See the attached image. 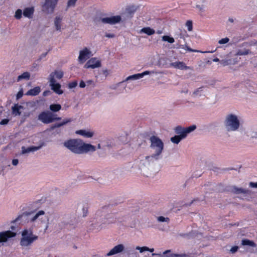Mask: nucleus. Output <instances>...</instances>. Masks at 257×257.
<instances>
[{
    "label": "nucleus",
    "instance_id": "ddd939ff",
    "mask_svg": "<svg viewBox=\"0 0 257 257\" xmlns=\"http://www.w3.org/2000/svg\"><path fill=\"white\" fill-rule=\"evenodd\" d=\"M101 66V61L99 59L96 57H93L90 59L85 64L84 67L85 68L94 69L99 68Z\"/></svg>",
    "mask_w": 257,
    "mask_h": 257
},
{
    "label": "nucleus",
    "instance_id": "5701e85b",
    "mask_svg": "<svg viewBox=\"0 0 257 257\" xmlns=\"http://www.w3.org/2000/svg\"><path fill=\"white\" fill-rule=\"evenodd\" d=\"M63 20V17L61 16H56L54 19V25L57 31H61V23Z\"/></svg>",
    "mask_w": 257,
    "mask_h": 257
},
{
    "label": "nucleus",
    "instance_id": "0e129e2a",
    "mask_svg": "<svg viewBox=\"0 0 257 257\" xmlns=\"http://www.w3.org/2000/svg\"><path fill=\"white\" fill-rule=\"evenodd\" d=\"M228 21L230 22V23H233V19L232 18H229L228 19Z\"/></svg>",
    "mask_w": 257,
    "mask_h": 257
},
{
    "label": "nucleus",
    "instance_id": "4c0bfd02",
    "mask_svg": "<svg viewBox=\"0 0 257 257\" xmlns=\"http://www.w3.org/2000/svg\"><path fill=\"white\" fill-rule=\"evenodd\" d=\"M167 257H187L188 255L185 253L182 254H171L170 255H167Z\"/></svg>",
    "mask_w": 257,
    "mask_h": 257
},
{
    "label": "nucleus",
    "instance_id": "3c124183",
    "mask_svg": "<svg viewBox=\"0 0 257 257\" xmlns=\"http://www.w3.org/2000/svg\"><path fill=\"white\" fill-rule=\"evenodd\" d=\"M9 120L8 119H4L0 122L1 125H5L8 123Z\"/></svg>",
    "mask_w": 257,
    "mask_h": 257
},
{
    "label": "nucleus",
    "instance_id": "f8f14e48",
    "mask_svg": "<svg viewBox=\"0 0 257 257\" xmlns=\"http://www.w3.org/2000/svg\"><path fill=\"white\" fill-rule=\"evenodd\" d=\"M121 21L120 16H113L108 17H105L100 19V21L103 24H108L109 25H115L120 23Z\"/></svg>",
    "mask_w": 257,
    "mask_h": 257
},
{
    "label": "nucleus",
    "instance_id": "423d86ee",
    "mask_svg": "<svg viewBox=\"0 0 257 257\" xmlns=\"http://www.w3.org/2000/svg\"><path fill=\"white\" fill-rule=\"evenodd\" d=\"M38 239V236L34 234L31 229H25L22 232L20 245L24 247L31 245Z\"/></svg>",
    "mask_w": 257,
    "mask_h": 257
},
{
    "label": "nucleus",
    "instance_id": "dca6fc26",
    "mask_svg": "<svg viewBox=\"0 0 257 257\" xmlns=\"http://www.w3.org/2000/svg\"><path fill=\"white\" fill-rule=\"evenodd\" d=\"M231 192L237 195H241L239 197L241 199H244L247 195L249 194L250 191L247 189H245L242 188H238L235 186L232 187Z\"/></svg>",
    "mask_w": 257,
    "mask_h": 257
},
{
    "label": "nucleus",
    "instance_id": "72a5a7b5",
    "mask_svg": "<svg viewBox=\"0 0 257 257\" xmlns=\"http://www.w3.org/2000/svg\"><path fill=\"white\" fill-rule=\"evenodd\" d=\"M23 12L22 10L18 9L15 12V18L18 20L21 19L22 17Z\"/></svg>",
    "mask_w": 257,
    "mask_h": 257
},
{
    "label": "nucleus",
    "instance_id": "680f3d73",
    "mask_svg": "<svg viewBox=\"0 0 257 257\" xmlns=\"http://www.w3.org/2000/svg\"><path fill=\"white\" fill-rule=\"evenodd\" d=\"M83 211H84V214H83V216H85V215H86V213H87V209H86V210H85V209H84V208H83Z\"/></svg>",
    "mask_w": 257,
    "mask_h": 257
},
{
    "label": "nucleus",
    "instance_id": "f704fd0d",
    "mask_svg": "<svg viewBox=\"0 0 257 257\" xmlns=\"http://www.w3.org/2000/svg\"><path fill=\"white\" fill-rule=\"evenodd\" d=\"M202 89H203V87H199V88H197L193 92L192 96L196 97L197 96H200L201 95V92L202 91Z\"/></svg>",
    "mask_w": 257,
    "mask_h": 257
},
{
    "label": "nucleus",
    "instance_id": "9d476101",
    "mask_svg": "<svg viewBox=\"0 0 257 257\" xmlns=\"http://www.w3.org/2000/svg\"><path fill=\"white\" fill-rule=\"evenodd\" d=\"M59 0H45L43 6V10L47 14H52L54 12Z\"/></svg>",
    "mask_w": 257,
    "mask_h": 257
},
{
    "label": "nucleus",
    "instance_id": "de8ad7c7",
    "mask_svg": "<svg viewBox=\"0 0 257 257\" xmlns=\"http://www.w3.org/2000/svg\"><path fill=\"white\" fill-rule=\"evenodd\" d=\"M23 90L21 89L20 90L18 93L17 94V99H19L20 98H21L23 96Z\"/></svg>",
    "mask_w": 257,
    "mask_h": 257
},
{
    "label": "nucleus",
    "instance_id": "79ce46f5",
    "mask_svg": "<svg viewBox=\"0 0 257 257\" xmlns=\"http://www.w3.org/2000/svg\"><path fill=\"white\" fill-rule=\"evenodd\" d=\"M136 249L137 250H139L140 252H143L144 251H147V250H148V247H147V246H143V247L137 246Z\"/></svg>",
    "mask_w": 257,
    "mask_h": 257
},
{
    "label": "nucleus",
    "instance_id": "412c9836",
    "mask_svg": "<svg viewBox=\"0 0 257 257\" xmlns=\"http://www.w3.org/2000/svg\"><path fill=\"white\" fill-rule=\"evenodd\" d=\"M24 107L19 104H15L12 107V113L14 116L20 115Z\"/></svg>",
    "mask_w": 257,
    "mask_h": 257
},
{
    "label": "nucleus",
    "instance_id": "6e6552de",
    "mask_svg": "<svg viewBox=\"0 0 257 257\" xmlns=\"http://www.w3.org/2000/svg\"><path fill=\"white\" fill-rule=\"evenodd\" d=\"M196 128V126L194 124L187 127L178 125L174 128V130L177 135H179L181 138L184 139L187 137L188 134L193 132Z\"/></svg>",
    "mask_w": 257,
    "mask_h": 257
},
{
    "label": "nucleus",
    "instance_id": "7c9ffc66",
    "mask_svg": "<svg viewBox=\"0 0 257 257\" xmlns=\"http://www.w3.org/2000/svg\"><path fill=\"white\" fill-rule=\"evenodd\" d=\"M61 108V106L59 104H53L50 105V109L53 112H57Z\"/></svg>",
    "mask_w": 257,
    "mask_h": 257
},
{
    "label": "nucleus",
    "instance_id": "f03ea898",
    "mask_svg": "<svg viewBox=\"0 0 257 257\" xmlns=\"http://www.w3.org/2000/svg\"><path fill=\"white\" fill-rule=\"evenodd\" d=\"M241 124V116L238 113L230 112L225 115L224 125L228 132L238 131Z\"/></svg>",
    "mask_w": 257,
    "mask_h": 257
},
{
    "label": "nucleus",
    "instance_id": "58836bf2",
    "mask_svg": "<svg viewBox=\"0 0 257 257\" xmlns=\"http://www.w3.org/2000/svg\"><path fill=\"white\" fill-rule=\"evenodd\" d=\"M186 26L187 28V30L189 31H191L192 30V22L191 21H187L186 23Z\"/></svg>",
    "mask_w": 257,
    "mask_h": 257
},
{
    "label": "nucleus",
    "instance_id": "c03bdc74",
    "mask_svg": "<svg viewBox=\"0 0 257 257\" xmlns=\"http://www.w3.org/2000/svg\"><path fill=\"white\" fill-rule=\"evenodd\" d=\"M77 85V82L76 81H73L68 84V87L70 89L75 88Z\"/></svg>",
    "mask_w": 257,
    "mask_h": 257
},
{
    "label": "nucleus",
    "instance_id": "09e8293b",
    "mask_svg": "<svg viewBox=\"0 0 257 257\" xmlns=\"http://www.w3.org/2000/svg\"><path fill=\"white\" fill-rule=\"evenodd\" d=\"M238 248V247L237 246H233L230 249V251L232 253H235L236 251H237Z\"/></svg>",
    "mask_w": 257,
    "mask_h": 257
},
{
    "label": "nucleus",
    "instance_id": "8fccbe9b",
    "mask_svg": "<svg viewBox=\"0 0 257 257\" xmlns=\"http://www.w3.org/2000/svg\"><path fill=\"white\" fill-rule=\"evenodd\" d=\"M86 84L87 85H92L93 86H95V83L93 82V81L92 80H89L86 81Z\"/></svg>",
    "mask_w": 257,
    "mask_h": 257
},
{
    "label": "nucleus",
    "instance_id": "a19ab883",
    "mask_svg": "<svg viewBox=\"0 0 257 257\" xmlns=\"http://www.w3.org/2000/svg\"><path fill=\"white\" fill-rule=\"evenodd\" d=\"M229 41V39L228 38H224L221 39L218 41V43L220 44H225L227 43Z\"/></svg>",
    "mask_w": 257,
    "mask_h": 257
},
{
    "label": "nucleus",
    "instance_id": "f3484780",
    "mask_svg": "<svg viewBox=\"0 0 257 257\" xmlns=\"http://www.w3.org/2000/svg\"><path fill=\"white\" fill-rule=\"evenodd\" d=\"M125 249V246L123 244H118L114 246L106 254L107 256H111L118 253H122Z\"/></svg>",
    "mask_w": 257,
    "mask_h": 257
},
{
    "label": "nucleus",
    "instance_id": "ea45409f",
    "mask_svg": "<svg viewBox=\"0 0 257 257\" xmlns=\"http://www.w3.org/2000/svg\"><path fill=\"white\" fill-rule=\"evenodd\" d=\"M250 53V51L248 50H245L244 51H238L237 53V55H245Z\"/></svg>",
    "mask_w": 257,
    "mask_h": 257
},
{
    "label": "nucleus",
    "instance_id": "e2e57ef3",
    "mask_svg": "<svg viewBox=\"0 0 257 257\" xmlns=\"http://www.w3.org/2000/svg\"><path fill=\"white\" fill-rule=\"evenodd\" d=\"M252 137H253V138H257V132L254 133V135H253V136H252Z\"/></svg>",
    "mask_w": 257,
    "mask_h": 257
},
{
    "label": "nucleus",
    "instance_id": "864d4df0",
    "mask_svg": "<svg viewBox=\"0 0 257 257\" xmlns=\"http://www.w3.org/2000/svg\"><path fill=\"white\" fill-rule=\"evenodd\" d=\"M249 186L252 188H257V182H256V183L250 182Z\"/></svg>",
    "mask_w": 257,
    "mask_h": 257
},
{
    "label": "nucleus",
    "instance_id": "4d7b16f0",
    "mask_svg": "<svg viewBox=\"0 0 257 257\" xmlns=\"http://www.w3.org/2000/svg\"><path fill=\"white\" fill-rule=\"evenodd\" d=\"M47 54V52L41 54V55L40 56V59H42V58H44L45 57H46Z\"/></svg>",
    "mask_w": 257,
    "mask_h": 257
},
{
    "label": "nucleus",
    "instance_id": "b1692460",
    "mask_svg": "<svg viewBox=\"0 0 257 257\" xmlns=\"http://www.w3.org/2000/svg\"><path fill=\"white\" fill-rule=\"evenodd\" d=\"M51 76H53V79L55 78L58 79H61L63 76V72L61 70H56L54 72L51 73L49 77V80H51Z\"/></svg>",
    "mask_w": 257,
    "mask_h": 257
},
{
    "label": "nucleus",
    "instance_id": "9b49d317",
    "mask_svg": "<svg viewBox=\"0 0 257 257\" xmlns=\"http://www.w3.org/2000/svg\"><path fill=\"white\" fill-rule=\"evenodd\" d=\"M91 56H92L91 51L88 48H85L80 51L78 61L79 63L83 64Z\"/></svg>",
    "mask_w": 257,
    "mask_h": 257
},
{
    "label": "nucleus",
    "instance_id": "c756f323",
    "mask_svg": "<svg viewBox=\"0 0 257 257\" xmlns=\"http://www.w3.org/2000/svg\"><path fill=\"white\" fill-rule=\"evenodd\" d=\"M182 140H183V139L181 138L179 135H176L170 139V141L172 143L177 145Z\"/></svg>",
    "mask_w": 257,
    "mask_h": 257
},
{
    "label": "nucleus",
    "instance_id": "39448f33",
    "mask_svg": "<svg viewBox=\"0 0 257 257\" xmlns=\"http://www.w3.org/2000/svg\"><path fill=\"white\" fill-rule=\"evenodd\" d=\"M139 159L140 161L139 166L143 174L147 177L151 176L152 174L150 171V168L151 163L155 160L154 156L152 155L147 156H140Z\"/></svg>",
    "mask_w": 257,
    "mask_h": 257
},
{
    "label": "nucleus",
    "instance_id": "4be33fe9",
    "mask_svg": "<svg viewBox=\"0 0 257 257\" xmlns=\"http://www.w3.org/2000/svg\"><path fill=\"white\" fill-rule=\"evenodd\" d=\"M34 13V8L33 7L26 8L23 12V16L29 19H31L33 17Z\"/></svg>",
    "mask_w": 257,
    "mask_h": 257
},
{
    "label": "nucleus",
    "instance_id": "bf43d9fd",
    "mask_svg": "<svg viewBox=\"0 0 257 257\" xmlns=\"http://www.w3.org/2000/svg\"><path fill=\"white\" fill-rule=\"evenodd\" d=\"M50 92V91H45L43 92V95L44 96H47V94Z\"/></svg>",
    "mask_w": 257,
    "mask_h": 257
},
{
    "label": "nucleus",
    "instance_id": "393cba45",
    "mask_svg": "<svg viewBox=\"0 0 257 257\" xmlns=\"http://www.w3.org/2000/svg\"><path fill=\"white\" fill-rule=\"evenodd\" d=\"M140 34H146L149 36L152 35L155 33V31L150 27H144L141 29L139 32Z\"/></svg>",
    "mask_w": 257,
    "mask_h": 257
},
{
    "label": "nucleus",
    "instance_id": "774afa93",
    "mask_svg": "<svg viewBox=\"0 0 257 257\" xmlns=\"http://www.w3.org/2000/svg\"><path fill=\"white\" fill-rule=\"evenodd\" d=\"M97 148H98V149H101V146H100V144H98V145Z\"/></svg>",
    "mask_w": 257,
    "mask_h": 257
},
{
    "label": "nucleus",
    "instance_id": "69168bd1",
    "mask_svg": "<svg viewBox=\"0 0 257 257\" xmlns=\"http://www.w3.org/2000/svg\"><path fill=\"white\" fill-rule=\"evenodd\" d=\"M113 222V220L108 221V222H106L108 223H112Z\"/></svg>",
    "mask_w": 257,
    "mask_h": 257
},
{
    "label": "nucleus",
    "instance_id": "c85d7f7f",
    "mask_svg": "<svg viewBox=\"0 0 257 257\" xmlns=\"http://www.w3.org/2000/svg\"><path fill=\"white\" fill-rule=\"evenodd\" d=\"M241 244L242 245H248L252 247L256 246L255 243L253 241L248 239H243L241 241Z\"/></svg>",
    "mask_w": 257,
    "mask_h": 257
},
{
    "label": "nucleus",
    "instance_id": "bb28decb",
    "mask_svg": "<svg viewBox=\"0 0 257 257\" xmlns=\"http://www.w3.org/2000/svg\"><path fill=\"white\" fill-rule=\"evenodd\" d=\"M30 78V74L28 72H25L18 77L17 80L19 81L22 79L29 80Z\"/></svg>",
    "mask_w": 257,
    "mask_h": 257
},
{
    "label": "nucleus",
    "instance_id": "13d9d810",
    "mask_svg": "<svg viewBox=\"0 0 257 257\" xmlns=\"http://www.w3.org/2000/svg\"><path fill=\"white\" fill-rule=\"evenodd\" d=\"M147 251H149L150 252H153L154 251V248H150L148 247V250H147Z\"/></svg>",
    "mask_w": 257,
    "mask_h": 257
},
{
    "label": "nucleus",
    "instance_id": "4468645a",
    "mask_svg": "<svg viewBox=\"0 0 257 257\" xmlns=\"http://www.w3.org/2000/svg\"><path fill=\"white\" fill-rule=\"evenodd\" d=\"M49 85L51 89L56 94L60 95L63 93V91L61 89V85L57 83L55 79H53L51 76V80H49Z\"/></svg>",
    "mask_w": 257,
    "mask_h": 257
},
{
    "label": "nucleus",
    "instance_id": "1a4fd4ad",
    "mask_svg": "<svg viewBox=\"0 0 257 257\" xmlns=\"http://www.w3.org/2000/svg\"><path fill=\"white\" fill-rule=\"evenodd\" d=\"M38 119L44 123L48 124L52 122L54 120H60V117H55V115L49 111H43L39 114L38 115Z\"/></svg>",
    "mask_w": 257,
    "mask_h": 257
},
{
    "label": "nucleus",
    "instance_id": "a211bd4d",
    "mask_svg": "<svg viewBox=\"0 0 257 257\" xmlns=\"http://www.w3.org/2000/svg\"><path fill=\"white\" fill-rule=\"evenodd\" d=\"M75 134L86 138H91L94 135V132L90 130H78L75 132Z\"/></svg>",
    "mask_w": 257,
    "mask_h": 257
},
{
    "label": "nucleus",
    "instance_id": "7ed1b4c3",
    "mask_svg": "<svg viewBox=\"0 0 257 257\" xmlns=\"http://www.w3.org/2000/svg\"><path fill=\"white\" fill-rule=\"evenodd\" d=\"M21 218L23 219H27L28 223L37 228L41 227L47 221L45 212L43 210H39L35 213L22 215Z\"/></svg>",
    "mask_w": 257,
    "mask_h": 257
},
{
    "label": "nucleus",
    "instance_id": "6ab92c4d",
    "mask_svg": "<svg viewBox=\"0 0 257 257\" xmlns=\"http://www.w3.org/2000/svg\"><path fill=\"white\" fill-rule=\"evenodd\" d=\"M169 67H172L180 70H188L191 69L190 67L186 66L183 62L181 61H176L171 63L169 64Z\"/></svg>",
    "mask_w": 257,
    "mask_h": 257
},
{
    "label": "nucleus",
    "instance_id": "a878e982",
    "mask_svg": "<svg viewBox=\"0 0 257 257\" xmlns=\"http://www.w3.org/2000/svg\"><path fill=\"white\" fill-rule=\"evenodd\" d=\"M41 91V88L39 86H37L33 89L29 90L27 93V95L36 96L38 95Z\"/></svg>",
    "mask_w": 257,
    "mask_h": 257
},
{
    "label": "nucleus",
    "instance_id": "2eb2a0df",
    "mask_svg": "<svg viewBox=\"0 0 257 257\" xmlns=\"http://www.w3.org/2000/svg\"><path fill=\"white\" fill-rule=\"evenodd\" d=\"M16 233L8 230L0 232V243L7 242L9 238L16 236Z\"/></svg>",
    "mask_w": 257,
    "mask_h": 257
},
{
    "label": "nucleus",
    "instance_id": "e433bc0d",
    "mask_svg": "<svg viewBox=\"0 0 257 257\" xmlns=\"http://www.w3.org/2000/svg\"><path fill=\"white\" fill-rule=\"evenodd\" d=\"M171 250H166L164 252H163V253H153L152 254V256H158L159 257H165V254H166L168 253H170Z\"/></svg>",
    "mask_w": 257,
    "mask_h": 257
},
{
    "label": "nucleus",
    "instance_id": "aec40b11",
    "mask_svg": "<svg viewBox=\"0 0 257 257\" xmlns=\"http://www.w3.org/2000/svg\"><path fill=\"white\" fill-rule=\"evenodd\" d=\"M42 147V146H31L28 148H26L24 146L22 147V152L21 154L23 155L26 154H29L31 152H34L40 150Z\"/></svg>",
    "mask_w": 257,
    "mask_h": 257
},
{
    "label": "nucleus",
    "instance_id": "20e7f679",
    "mask_svg": "<svg viewBox=\"0 0 257 257\" xmlns=\"http://www.w3.org/2000/svg\"><path fill=\"white\" fill-rule=\"evenodd\" d=\"M149 140L150 148L154 152L152 155L155 158V160H157L160 158V156L163 152L164 144L161 139L155 136H151Z\"/></svg>",
    "mask_w": 257,
    "mask_h": 257
},
{
    "label": "nucleus",
    "instance_id": "37998d69",
    "mask_svg": "<svg viewBox=\"0 0 257 257\" xmlns=\"http://www.w3.org/2000/svg\"><path fill=\"white\" fill-rule=\"evenodd\" d=\"M200 12H203L205 10V7L203 5H197L195 7Z\"/></svg>",
    "mask_w": 257,
    "mask_h": 257
},
{
    "label": "nucleus",
    "instance_id": "0eeeda50",
    "mask_svg": "<svg viewBox=\"0 0 257 257\" xmlns=\"http://www.w3.org/2000/svg\"><path fill=\"white\" fill-rule=\"evenodd\" d=\"M159 72L152 71H145L141 73H137L135 74H133L132 75L128 76L124 80L122 81L121 82H120L118 83H117L114 89H116L117 87L119 86L120 85L124 83H128L130 81H134L137 80L138 79H140L142 78H143L144 76L152 74H158Z\"/></svg>",
    "mask_w": 257,
    "mask_h": 257
},
{
    "label": "nucleus",
    "instance_id": "338daca9",
    "mask_svg": "<svg viewBox=\"0 0 257 257\" xmlns=\"http://www.w3.org/2000/svg\"><path fill=\"white\" fill-rule=\"evenodd\" d=\"M172 253H167L166 254H165V257H167V255H171Z\"/></svg>",
    "mask_w": 257,
    "mask_h": 257
},
{
    "label": "nucleus",
    "instance_id": "052dcab7",
    "mask_svg": "<svg viewBox=\"0 0 257 257\" xmlns=\"http://www.w3.org/2000/svg\"><path fill=\"white\" fill-rule=\"evenodd\" d=\"M213 62H218V61H219V59H218V58H214V59H213Z\"/></svg>",
    "mask_w": 257,
    "mask_h": 257
},
{
    "label": "nucleus",
    "instance_id": "49530a36",
    "mask_svg": "<svg viewBox=\"0 0 257 257\" xmlns=\"http://www.w3.org/2000/svg\"><path fill=\"white\" fill-rule=\"evenodd\" d=\"M168 219V218H165L163 216H159L157 218V220L160 222L167 221Z\"/></svg>",
    "mask_w": 257,
    "mask_h": 257
},
{
    "label": "nucleus",
    "instance_id": "c9c22d12",
    "mask_svg": "<svg viewBox=\"0 0 257 257\" xmlns=\"http://www.w3.org/2000/svg\"><path fill=\"white\" fill-rule=\"evenodd\" d=\"M186 50H187V51H188L189 52H200V53H213V52H214L215 51V50H214V51H209L203 52V51H198V50H193V49H192L191 48H189L188 46H186Z\"/></svg>",
    "mask_w": 257,
    "mask_h": 257
},
{
    "label": "nucleus",
    "instance_id": "6e6d98bb",
    "mask_svg": "<svg viewBox=\"0 0 257 257\" xmlns=\"http://www.w3.org/2000/svg\"><path fill=\"white\" fill-rule=\"evenodd\" d=\"M19 163V160L18 159H14L12 161V164L14 166H17Z\"/></svg>",
    "mask_w": 257,
    "mask_h": 257
},
{
    "label": "nucleus",
    "instance_id": "f257e3e1",
    "mask_svg": "<svg viewBox=\"0 0 257 257\" xmlns=\"http://www.w3.org/2000/svg\"><path fill=\"white\" fill-rule=\"evenodd\" d=\"M64 146L71 152L76 154H83L96 151L94 146L85 143L80 139H74L67 140L64 143Z\"/></svg>",
    "mask_w": 257,
    "mask_h": 257
},
{
    "label": "nucleus",
    "instance_id": "cd10ccee",
    "mask_svg": "<svg viewBox=\"0 0 257 257\" xmlns=\"http://www.w3.org/2000/svg\"><path fill=\"white\" fill-rule=\"evenodd\" d=\"M71 121V119H66L64 120H63L62 122H60V123H56L54 125H53L52 126V128L54 129V128H57V127H60L66 124H67V123Z\"/></svg>",
    "mask_w": 257,
    "mask_h": 257
},
{
    "label": "nucleus",
    "instance_id": "a18cd8bd",
    "mask_svg": "<svg viewBox=\"0 0 257 257\" xmlns=\"http://www.w3.org/2000/svg\"><path fill=\"white\" fill-rule=\"evenodd\" d=\"M223 66H226L230 64V61L229 60H222L220 61Z\"/></svg>",
    "mask_w": 257,
    "mask_h": 257
},
{
    "label": "nucleus",
    "instance_id": "5fc2aeb1",
    "mask_svg": "<svg viewBox=\"0 0 257 257\" xmlns=\"http://www.w3.org/2000/svg\"><path fill=\"white\" fill-rule=\"evenodd\" d=\"M86 85V83L83 81H81L79 83V86L81 88H84L85 87Z\"/></svg>",
    "mask_w": 257,
    "mask_h": 257
},
{
    "label": "nucleus",
    "instance_id": "2f4dec72",
    "mask_svg": "<svg viewBox=\"0 0 257 257\" xmlns=\"http://www.w3.org/2000/svg\"><path fill=\"white\" fill-rule=\"evenodd\" d=\"M162 40L165 42H168L169 43H173L175 42V40L173 37L165 35L162 37Z\"/></svg>",
    "mask_w": 257,
    "mask_h": 257
},
{
    "label": "nucleus",
    "instance_id": "603ef678",
    "mask_svg": "<svg viewBox=\"0 0 257 257\" xmlns=\"http://www.w3.org/2000/svg\"><path fill=\"white\" fill-rule=\"evenodd\" d=\"M105 37L109 38H114L115 35L112 33H106Z\"/></svg>",
    "mask_w": 257,
    "mask_h": 257
},
{
    "label": "nucleus",
    "instance_id": "473e14b6",
    "mask_svg": "<svg viewBox=\"0 0 257 257\" xmlns=\"http://www.w3.org/2000/svg\"><path fill=\"white\" fill-rule=\"evenodd\" d=\"M78 0H68L66 5V10L71 7H74Z\"/></svg>",
    "mask_w": 257,
    "mask_h": 257
}]
</instances>
